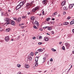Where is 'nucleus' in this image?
<instances>
[{
  "label": "nucleus",
  "instance_id": "obj_8",
  "mask_svg": "<svg viewBox=\"0 0 74 74\" xmlns=\"http://www.w3.org/2000/svg\"><path fill=\"white\" fill-rule=\"evenodd\" d=\"M19 5H20L21 7V6H22L23 5H24V2L22 1L19 4Z\"/></svg>",
  "mask_w": 74,
  "mask_h": 74
},
{
  "label": "nucleus",
  "instance_id": "obj_47",
  "mask_svg": "<svg viewBox=\"0 0 74 74\" xmlns=\"http://www.w3.org/2000/svg\"><path fill=\"white\" fill-rule=\"evenodd\" d=\"M36 38L35 37H32V39H33V40H34L35 39H36Z\"/></svg>",
  "mask_w": 74,
  "mask_h": 74
},
{
  "label": "nucleus",
  "instance_id": "obj_9",
  "mask_svg": "<svg viewBox=\"0 0 74 74\" xmlns=\"http://www.w3.org/2000/svg\"><path fill=\"white\" fill-rule=\"evenodd\" d=\"M42 3L43 4H46L47 3V0H43L42 2Z\"/></svg>",
  "mask_w": 74,
  "mask_h": 74
},
{
  "label": "nucleus",
  "instance_id": "obj_64",
  "mask_svg": "<svg viewBox=\"0 0 74 74\" xmlns=\"http://www.w3.org/2000/svg\"><path fill=\"white\" fill-rule=\"evenodd\" d=\"M71 68H72V65L71 66Z\"/></svg>",
  "mask_w": 74,
  "mask_h": 74
},
{
  "label": "nucleus",
  "instance_id": "obj_59",
  "mask_svg": "<svg viewBox=\"0 0 74 74\" xmlns=\"http://www.w3.org/2000/svg\"><path fill=\"white\" fill-rule=\"evenodd\" d=\"M41 15H42V14H39V16H41Z\"/></svg>",
  "mask_w": 74,
  "mask_h": 74
},
{
  "label": "nucleus",
  "instance_id": "obj_49",
  "mask_svg": "<svg viewBox=\"0 0 74 74\" xmlns=\"http://www.w3.org/2000/svg\"><path fill=\"white\" fill-rule=\"evenodd\" d=\"M41 38H42V36H40L39 37V39Z\"/></svg>",
  "mask_w": 74,
  "mask_h": 74
},
{
  "label": "nucleus",
  "instance_id": "obj_38",
  "mask_svg": "<svg viewBox=\"0 0 74 74\" xmlns=\"http://www.w3.org/2000/svg\"><path fill=\"white\" fill-rule=\"evenodd\" d=\"M30 4H29V3H27V5H26V7H28V6H29V5H30Z\"/></svg>",
  "mask_w": 74,
  "mask_h": 74
},
{
  "label": "nucleus",
  "instance_id": "obj_14",
  "mask_svg": "<svg viewBox=\"0 0 74 74\" xmlns=\"http://www.w3.org/2000/svg\"><path fill=\"white\" fill-rule=\"evenodd\" d=\"M35 19V17L34 16H32L31 17V19L32 21H34V19Z\"/></svg>",
  "mask_w": 74,
  "mask_h": 74
},
{
  "label": "nucleus",
  "instance_id": "obj_40",
  "mask_svg": "<svg viewBox=\"0 0 74 74\" xmlns=\"http://www.w3.org/2000/svg\"><path fill=\"white\" fill-rule=\"evenodd\" d=\"M42 15H45V14H44V10H42Z\"/></svg>",
  "mask_w": 74,
  "mask_h": 74
},
{
  "label": "nucleus",
  "instance_id": "obj_34",
  "mask_svg": "<svg viewBox=\"0 0 74 74\" xmlns=\"http://www.w3.org/2000/svg\"><path fill=\"white\" fill-rule=\"evenodd\" d=\"M21 64H18L17 65V66L18 67H21Z\"/></svg>",
  "mask_w": 74,
  "mask_h": 74
},
{
  "label": "nucleus",
  "instance_id": "obj_61",
  "mask_svg": "<svg viewBox=\"0 0 74 74\" xmlns=\"http://www.w3.org/2000/svg\"><path fill=\"white\" fill-rule=\"evenodd\" d=\"M72 53H73V54H74V51H72Z\"/></svg>",
  "mask_w": 74,
  "mask_h": 74
},
{
  "label": "nucleus",
  "instance_id": "obj_7",
  "mask_svg": "<svg viewBox=\"0 0 74 74\" xmlns=\"http://www.w3.org/2000/svg\"><path fill=\"white\" fill-rule=\"evenodd\" d=\"M11 25H12L14 26V25H15V23L14 21H11Z\"/></svg>",
  "mask_w": 74,
  "mask_h": 74
},
{
  "label": "nucleus",
  "instance_id": "obj_5",
  "mask_svg": "<svg viewBox=\"0 0 74 74\" xmlns=\"http://www.w3.org/2000/svg\"><path fill=\"white\" fill-rule=\"evenodd\" d=\"M43 61H42V63H44V62H45L46 60V56H45L44 57H43Z\"/></svg>",
  "mask_w": 74,
  "mask_h": 74
},
{
  "label": "nucleus",
  "instance_id": "obj_43",
  "mask_svg": "<svg viewBox=\"0 0 74 74\" xmlns=\"http://www.w3.org/2000/svg\"><path fill=\"white\" fill-rule=\"evenodd\" d=\"M42 42H39V43H38V45H41V44H42Z\"/></svg>",
  "mask_w": 74,
  "mask_h": 74
},
{
  "label": "nucleus",
  "instance_id": "obj_45",
  "mask_svg": "<svg viewBox=\"0 0 74 74\" xmlns=\"http://www.w3.org/2000/svg\"><path fill=\"white\" fill-rule=\"evenodd\" d=\"M20 38V36H18V37L17 38V40H19V38Z\"/></svg>",
  "mask_w": 74,
  "mask_h": 74
},
{
  "label": "nucleus",
  "instance_id": "obj_1",
  "mask_svg": "<svg viewBox=\"0 0 74 74\" xmlns=\"http://www.w3.org/2000/svg\"><path fill=\"white\" fill-rule=\"evenodd\" d=\"M4 20L5 22H6L5 23V25H8L10 24V21H11V19L8 18H4Z\"/></svg>",
  "mask_w": 74,
  "mask_h": 74
},
{
  "label": "nucleus",
  "instance_id": "obj_13",
  "mask_svg": "<svg viewBox=\"0 0 74 74\" xmlns=\"http://www.w3.org/2000/svg\"><path fill=\"white\" fill-rule=\"evenodd\" d=\"M24 67L26 69H28L29 67V65L28 64L25 65Z\"/></svg>",
  "mask_w": 74,
  "mask_h": 74
},
{
  "label": "nucleus",
  "instance_id": "obj_30",
  "mask_svg": "<svg viewBox=\"0 0 74 74\" xmlns=\"http://www.w3.org/2000/svg\"><path fill=\"white\" fill-rule=\"evenodd\" d=\"M62 48L63 50H65V47H64V46H62Z\"/></svg>",
  "mask_w": 74,
  "mask_h": 74
},
{
  "label": "nucleus",
  "instance_id": "obj_37",
  "mask_svg": "<svg viewBox=\"0 0 74 74\" xmlns=\"http://www.w3.org/2000/svg\"><path fill=\"white\" fill-rule=\"evenodd\" d=\"M13 19L15 21H17V20L16 19V18L15 17L13 18Z\"/></svg>",
  "mask_w": 74,
  "mask_h": 74
},
{
  "label": "nucleus",
  "instance_id": "obj_62",
  "mask_svg": "<svg viewBox=\"0 0 74 74\" xmlns=\"http://www.w3.org/2000/svg\"><path fill=\"white\" fill-rule=\"evenodd\" d=\"M8 12H11V10H8Z\"/></svg>",
  "mask_w": 74,
  "mask_h": 74
},
{
  "label": "nucleus",
  "instance_id": "obj_57",
  "mask_svg": "<svg viewBox=\"0 0 74 74\" xmlns=\"http://www.w3.org/2000/svg\"><path fill=\"white\" fill-rule=\"evenodd\" d=\"M38 52H36L35 53V54H37V53H38Z\"/></svg>",
  "mask_w": 74,
  "mask_h": 74
},
{
  "label": "nucleus",
  "instance_id": "obj_55",
  "mask_svg": "<svg viewBox=\"0 0 74 74\" xmlns=\"http://www.w3.org/2000/svg\"><path fill=\"white\" fill-rule=\"evenodd\" d=\"M52 21H54L55 20V18H53L52 19Z\"/></svg>",
  "mask_w": 74,
  "mask_h": 74
},
{
  "label": "nucleus",
  "instance_id": "obj_42",
  "mask_svg": "<svg viewBox=\"0 0 74 74\" xmlns=\"http://www.w3.org/2000/svg\"><path fill=\"white\" fill-rule=\"evenodd\" d=\"M33 27L34 28V29H37V27H36V26H34Z\"/></svg>",
  "mask_w": 74,
  "mask_h": 74
},
{
  "label": "nucleus",
  "instance_id": "obj_32",
  "mask_svg": "<svg viewBox=\"0 0 74 74\" xmlns=\"http://www.w3.org/2000/svg\"><path fill=\"white\" fill-rule=\"evenodd\" d=\"M31 55L32 56H33V55H34V53H33V52H31Z\"/></svg>",
  "mask_w": 74,
  "mask_h": 74
},
{
  "label": "nucleus",
  "instance_id": "obj_51",
  "mask_svg": "<svg viewBox=\"0 0 74 74\" xmlns=\"http://www.w3.org/2000/svg\"><path fill=\"white\" fill-rule=\"evenodd\" d=\"M67 19H70V16H69L67 17Z\"/></svg>",
  "mask_w": 74,
  "mask_h": 74
},
{
  "label": "nucleus",
  "instance_id": "obj_12",
  "mask_svg": "<svg viewBox=\"0 0 74 74\" xmlns=\"http://www.w3.org/2000/svg\"><path fill=\"white\" fill-rule=\"evenodd\" d=\"M66 1H63L62 3V5H64L65 4H66Z\"/></svg>",
  "mask_w": 74,
  "mask_h": 74
},
{
  "label": "nucleus",
  "instance_id": "obj_26",
  "mask_svg": "<svg viewBox=\"0 0 74 74\" xmlns=\"http://www.w3.org/2000/svg\"><path fill=\"white\" fill-rule=\"evenodd\" d=\"M51 50L52 51H53V52H55V51H56V50L55 49L53 48L51 49Z\"/></svg>",
  "mask_w": 74,
  "mask_h": 74
},
{
  "label": "nucleus",
  "instance_id": "obj_20",
  "mask_svg": "<svg viewBox=\"0 0 74 74\" xmlns=\"http://www.w3.org/2000/svg\"><path fill=\"white\" fill-rule=\"evenodd\" d=\"M10 30H11V29L10 28L7 29L6 30V32H9Z\"/></svg>",
  "mask_w": 74,
  "mask_h": 74
},
{
  "label": "nucleus",
  "instance_id": "obj_35",
  "mask_svg": "<svg viewBox=\"0 0 74 74\" xmlns=\"http://www.w3.org/2000/svg\"><path fill=\"white\" fill-rule=\"evenodd\" d=\"M50 19H51V18H47L46 20L47 21H49V20H50Z\"/></svg>",
  "mask_w": 74,
  "mask_h": 74
},
{
  "label": "nucleus",
  "instance_id": "obj_4",
  "mask_svg": "<svg viewBox=\"0 0 74 74\" xmlns=\"http://www.w3.org/2000/svg\"><path fill=\"white\" fill-rule=\"evenodd\" d=\"M5 39L6 42H8V41L10 40V38L9 36H7L5 37Z\"/></svg>",
  "mask_w": 74,
  "mask_h": 74
},
{
  "label": "nucleus",
  "instance_id": "obj_25",
  "mask_svg": "<svg viewBox=\"0 0 74 74\" xmlns=\"http://www.w3.org/2000/svg\"><path fill=\"white\" fill-rule=\"evenodd\" d=\"M1 16H2L4 15V12H3L1 11Z\"/></svg>",
  "mask_w": 74,
  "mask_h": 74
},
{
  "label": "nucleus",
  "instance_id": "obj_44",
  "mask_svg": "<svg viewBox=\"0 0 74 74\" xmlns=\"http://www.w3.org/2000/svg\"><path fill=\"white\" fill-rule=\"evenodd\" d=\"M63 14L64 15H66V12H63Z\"/></svg>",
  "mask_w": 74,
  "mask_h": 74
},
{
  "label": "nucleus",
  "instance_id": "obj_41",
  "mask_svg": "<svg viewBox=\"0 0 74 74\" xmlns=\"http://www.w3.org/2000/svg\"><path fill=\"white\" fill-rule=\"evenodd\" d=\"M50 62H53V59L52 58H51L50 60Z\"/></svg>",
  "mask_w": 74,
  "mask_h": 74
},
{
  "label": "nucleus",
  "instance_id": "obj_11",
  "mask_svg": "<svg viewBox=\"0 0 74 74\" xmlns=\"http://www.w3.org/2000/svg\"><path fill=\"white\" fill-rule=\"evenodd\" d=\"M74 5V3L73 4H71L69 6V8H73V7Z\"/></svg>",
  "mask_w": 74,
  "mask_h": 74
},
{
  "label": "nucleus",
  "instance_id": "obj_39",
  "mask_svg": "<svg viewBox=\"0 0 74 74\" xmlns=\"http://www.w3.org/2000/svg\"><path fill=\"white\" fill-rule=\"evenodd\" d=\"M28 59H29V60H32V58L31 57H28Z\"/></svg>",
  "mask_w": 74,
  "mask_h": 74
},
{
  "label": "nucleus",
  "instance_id": "obj_60",
  "mask_svg": "<svg viewBox=\"0 0 74 74\" xmlns=\"http://www.w3.org/2000/svg\"><path fill=\"white\" fill-rule=\"evenodd\" d=\"M21 25V24H19V26H22V25Z\"/></svg>",
  "mask_w": 74,
  "mask_h": 74
},
{
  "label": "nucleus",
  "instance_id": "obj_22",
  "mask_svg": "<svg viewBox=\"0 0 74 74\" xmlns=\"http://www.w3.org/2000/svg\"><path fill=\"white\" fill-rule=\"evenodd\" d=\"M64 24V25H68L69 24V23L67 22H65L63 23Z\"/></svg>",
  "mask_w": 74,
  "mask_h": 74
},
{
  "label": "nucleus",
  "instance_id": "obj_50",
  "mask_svg": "<svg viewBox=\"0 0 74 74\" xmlns=\"http://www.w3.org/2000/svg\"><path fill=\"white\" fill-rule=\"evenodd\" d=\"M39 30H40V31H42V28L40 29H39Z\"/></svg>",
  "mask_w": 74,
  "mask_h": 74
},
{
  "label": "nucleus",
  "instance_id": "obj_36",
  "mask_svg": "<svg viewBox=\"0 0 74 74\" xmlns=\"http://www.w3.org/2000/svg\"><path fill=\"white\" fill-rule=\"evenodd\" d=\"M47 27H48V26H46L45 27H43V29H47Z\"/></svg>",
  "mask_w": 74,
  "mask_h": 74
},
{
  "label": "nucleus",
  "instance_id": "obj_31",
  "mask_svg": "<svg viewBox=\"0 0 74 74\" xmlns=\"http://www.w3.org/2000/svg\"><path fill=\"white\" fill-rule=\"evenodd\" d=\"M36 11V9H35V8L33 9L32 10V12H35V11Z\"/></svg>",
  "mask_w": 74,
  "mask_h": 74
},
{
  "label": "nucleus",
  "instance_id": "obj_56",
  "mask_svg": "<svg viewBox=\"0 0 74 74\" xmlns=\"http://www.w3.org/2000/svg\"><path fill=\"white\" fill-rule=\"evenodd\" d=\"M47 35H50V34H49V33H47Z\"/></svg>",
  "mask_w": 74,
  "mask_h": 74
},
{
  "label": "nucleus",
  "instance_id": "obj_63",
  "mask_svg": "<svg viewBox=\"0 0 74 74\" xmlns=\"http://www.w3.org/2000/svg\"><path fill=\"white\" fill-rule=\"evenodd\" d=\"M2 10V9H1V8H0V11H1Z\"/></svg>",
  "mask_w": 74,
  "mask_h": 74
},
{
  "label": "nucleus",
  "instance_id": "obj_17",
  "mask_svg": "<svg viewBox=\"0 0 74 74\" xmlns=\"http://www.w3.org/2000/svg\"><path fill=\"white\" fill-rule=\"evenodd\" d=\"M38 52H42V51H43V50H42V49H38Z\"/></svg>",
  "mask_w": 74,
  "mask_h": 74
},
{
  "label": "nucleus",
  "instance_id": "obj_46",
  "mask_svg": "<svg viewBox=\"0 0 74 74\" xmlns=\"http://www.w3.org/2000/svg\"><path fill=\"white\" fill-rule=\"evenodd\" d=\"M21 27L22 29H24L25 27L24 26H21Z\"/></svg>",
  "mask_w": 74,
  "mask_h": 74
},
{
  "label": "nucleus",
  "instance_id": "obj_29",
  "mask_svg": "<svg viewBox=\"0 0 74 74\" xmlns=\"http://www.w3.org/2000/svg\"><path fill=\"white\" fill-rule=\"evenodd\" d=\"M34 3V1H32V2H31L30 3V5H32V4H33Z\"/></svg>",
  "mask_w": 74,
  "mask_h": 74
},
{
  "label": "nucleus",
  "instance_id": "obj_58",
  "mask_svg": "<svg viewBox=\"0 0 74 74\" xmlns=\"http://www.w3.org/2000/svg\"><path fill=\"white\" fill-rule=\"evenodd\" d=\"M30 13L29 12L28 13V15H30Z\"/></svg>",
  "mask_w": 74,
  "mask_h": 74
},
{
  "label": "nucleus",
  "instance_id": "obj_19",
  "mask_svg": "<svg viewBox=\"0 0 74 74\" xmlns=\"http://www.w3.org/2000/svg\"><path fill=\"white\" fill-rule=\"evenodd\" d=\"M70 24L71 25H73V24H74V19H73V20H72V21L70 22Z\"/></svg>",
  "mask_w": 74,
  "mask_h": 74
},
{
  "label": "nucleus",
  "instance_id": "obj_53",
  "mask_svg": "<svg viewBox=\"0 0 74 74\" xmlns=\"http://www.w3.org/2000/svg\"><path fill=\"white\" fill-rule=\"evenodd\" d=\"M62 42H59V44H60H60H62Z\"/></svg>",
  "mask_w": 74,
  "mask_h": 74
},
{
  "label": "nucleus",
  "instance_id": "obj_21",
  "mask_svg": "<svg viewBox=\"0 0 74 74\" xmlns=\"http://www.w3.org/2000/svg\"><path fill=\"white\" fill-rule=\"evenodd\" d=\"M58 13H57V12H56L55 13H53V16H55V15H57V14Z\"/></svg>",
  "mask_w": 74,
  "mask_h": 74
},
{
  "label": "nucleus",
  "instance_id": "obj_10",
  "mask_svg": "<svg viewBox=\"0 0 74 74\" xmlns=\"http://www.w3.org/2000/svg\"><path fill=\"white\" fill-rule=\"evenodd\" d=\"M44 40L45 41H48L49 40V39L47 37H45L44 38Z\"/></svg>",
  "mask_w": 74,
  "mask_h": 74
},
{
  "label": "nucleus",
  "instance_id": "obj_2",
  "mask_svg": "<svg viewBox=\"0 0 74 74\" xmlns=\"http://www.w3.org/2000/svg\"><path fill=\"white\" fill-rule=\"evenodd\" d=\"M38 57H36L35 58V66H36V67H37L38 66V62H38Z\"/></svg>",
  "mask_w": 74,
  "mask_h": 74
},
{
  "label": "nucleus",
  "instance_id": "obj_27",
  "mask_svg": "<svg viewBox=\"0 0 74 74\" xmlns=\"http://www.w3.org/2000/svg\"><path fill=\"white\" fill-rule=\"evenodd\" d=\"M27 18V16H22V18L23 19H24V18Z\"/></svg>",
  "mask_w": 74,
  "mask_h": 74
},
{
  "label": "nucleus",
  "instance_id": "obj_16",
  "mask_svg": "<svg viewBox=\"0 0 74 74\" xmlns=\"http://www.w3.org/2000/svg\"><path fill=\"white\" fill-rule=\"evenodd\" d=\"M68 9V8H67V6H64L63 8V10H67Z\"/></svg>",
  "mask_w": 74,
  "mask_h": 74
},
{
  "label": "nucleus",
  "instance_id": "obj_48",
  "mask_svg": "<svg viewBox=\"0 0 74 74\" xmlns=\"http://www.w3.org/2000/svg\"><path fill=\"white\" fill-rule=\"evenodd\" d=\"M2 30V28L1 27H0V31H1Z\"/></svg>",
  "mask_w": 74,
  "mask_h": 74
},
{
  "label": "nucleus",
  "instance_id": "obj_52",
  "mask_svg": "<svg viewBox=\"0 0 74 74\" xmlns=\"http://www.w3.org/2000/svg\"><path fill=\"white\" fill-rule=\"evenodd\" d=\"M17 74H21V72H19L17 73Z\"/></svg>",
  "mask_w": 74,
  "mask_h": 74
},
{
  "label": "nucleus",
  "instance_id": "obj_3",
  "mask_svg": "<svg viewBox=\"0 0 74 74\" xmlns=\"http://www.w3.org/2000/svg\"><path fill=\"white\" fill-rule=\"evenodd\" d=\"M65 45L67 49H69V47H70V44L68 42H66L65 44Z\"/></svg>",
  "mask_w": 74,
  "mask_h": 74
},
{
  "label": "nucleus",
  "instance_id": "obj_23",
  "mask_svg": "<svg viewBox=\"0 0 74 74\" xmlns=\"http://www.w3.org/2000/svg\"><path fill=\"white\" fill-rule=\"evenodd\" d=\"M17 21H18V22H20V21H21V18L20 17L19 18H18Z\"/></svg>",
  "mask_w": 74,
  "mask_h": 74
},
{
  "label": "nucleus",
  "instance_id": "obj_33",
  "mask_svg": "<svg viewBox=\"0 0 74 74\" xmlns=\"http://www.w3.org/2000/svg\"><path fill=\"white\" fill-rule=\"evenodd\" d=\"M5 16H8V14H7V13H6L4 14Z\"/></svg>",
  "mask_w": 74,
  "mask_h": 74
},
{
  "label": "nucleus",
  "instance_id": "obj_15",
  "mask_svg": "<svg viewBox=\"0 0 74 74\" xmlns=\"http://www.w3.org/2000/svg\"><path fill=\"white\" fill-rule=\"evenodd\" d=\"M35 24L36 25H37V26L39 25V24L38 23V22H37V21H35Z\"/></svg>",
  "mask_w": 74,
  "mask_h": 74
},
{
  "label": "nucleus",
  "instance_id": "obj_54",
  "mask_svg": "<svg viewBox=\"0 0 74 74\" xmlns=\"http://www.w3.org/2000/svg\"><path fill=\"white\" fill-rule=\"evenodd\" d=\"M72 32H73V33H74V29H73L72 30Z\"/></svg>",
  "mask_w": 74,
  "mask_h": 74
},
{
  "label": "nucleus",
  "instance_id": "obj_28",
  "mask_svg": "<svg viewBox=\"0 0 74 74\" xmlns=\"http://www.w3.org/2000/svg\"><path fill=\"white\" fill-rule=\"evenodd\" d=\"M51 34L52 35H53V34H55V32H53V31H52L51 32Z\"/></svg>",
  "mask_w": 74,
  "mask_h": 74
},
{
  "label": "nucleus",
  "instance_id": "obj_6",
  "mask_svg": "<svg viewBox=\"0 0 74 74\" xmlns=\"http://www.w3.org/2000/svg\"><path fill=\"white\" fill-rule=\"evenodd\" d=\"M21 6H20V5H18L16 7V10H19V8H21Z\"/></svg>",
  "mask_w": 74,
  "mask_h": 74
},
{
  "label": "nucleus",
  "instance_id": "obj_24",
  "mask_svg": "<svg viewBox=\"0 0 74 74\" xmlns=\"http://www.w3.org/2000/svg\"><path fill=\"white\" fill-rule=\"evenodd\" d=\"M35 10H36V11L37 10H39V7L38 6H37L36 7H35Z\"/></svg>",
  "mask_w": 74,
  "mask_h": 74
},
{
  "label": "nucleus",
  "instance_id": "obj_18",
  "mask_svg": "<svg viewBox=\"0 0 74 74\" xmlns=\"http://www.w3.org/2000/svg\"><path fill=\"white\" fill-rule=\"evenodd\" d=\"M52 29V28L51 27H49V26H48V27H47V30H51Z\"/></svg>",
  "mask_w": 74,
  "mask_h": 74
}]
</instances>
